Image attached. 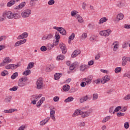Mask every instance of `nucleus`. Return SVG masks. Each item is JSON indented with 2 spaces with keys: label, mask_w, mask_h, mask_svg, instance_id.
I'll return each instance as SVG.
<instances>
[{
  "label": "nucleus",
  "mask_w": 130,
  "mask_h": 130,
  "mask_svg": "<svg viewBox=\"0 0 130 130\" xmlns=\"http://www.w3.org/2000/svg\"><path fill=\"white\" fill-rule=\"evenodd\" d=\"M28 79L27 77H23L19 79L18 82V85L19 87H24L27 85V81Z\"/></svg>",
  "instance_id": "f257e3e1"
},
{
  "label": "nucleus",
  "mask_w": 130,
  "mask_h": 130,
  "mask_svg": "<svg viewBox=\"0 0 130 130\" xmlns=\"http://www.w3.org/2000/svg\"><path fill=\"white\" fill-rule=\"evenodd\" d=\"M36 85V89H38V90L42 89V88H43V79H42V78L37 79Z\"/></svg>",
  "instance_id": "f03ea898"
},
{
  "label": "nucleus",
  "mask_w": 130,
  "mask_h": 130,
  "mask_svg": "<svg viewBox=\"0 0 130 130\" xmlns=\"http://www.w3.org/2000/svg\"><path fill=\"white\" fill-rule=\"evenodd\" d=\"M31 15V10L26 9L22 12L21 14V16L22 18H28Z\"/></svg>",
  "instance_id": "7ed1b4c3"
},
{
  "label": "nucleus",
  "mask_w": 130,
  "mask_h": 130,
  "mask_svg": "<svg viewBox=\"0 0 130 130\" xmlns=\"http://www.w3.org/2000/svg\"><path fill=\"white\" fill-rule=\"evenodd\" d=\"M2 16L6 18V17L8 19H13V13L11 11H6L3 13Z\"/></svg>",
  "instance_id": "20e7f679"
},
{
  "label": "nucleus",
  "mask_w": 130,
  "mask_h": 130,
  "mask_svg": "<svg viewBox=\"0 0 130 130\" xmlns=\"http://www.w3.org/2000/svg\"><path fill=\"white\" fill-rule=\"evenodd\" d=\"M110 33H111V30L110 29H108L105 30H102L100 32V34L101 36H105V37H107L110 35Z\"/></svg>",
  "instance_id": "39448f33"
},
{
  "label": "nucleus",
  "mask_w": 130,
  "mask_h": 130,
  "mask_svg": "<svg viewBox=\"0 0 130 130\" xmlns=\"http://www.w3.org/2000/svg\"><path fill=\"white\" fill-rule=\"evenodd\" d=\"M11 61H12V59H11L9 57H6L3 60V62L0 63V67H4L5 63L8 64V63H10Z\"/></svg>",
  "instance_id": "423d86ee"
},
{
  "label": "nucleus",
  "mask_w": 130,
  "mask_h": 130,
  "mask_svg": "<svg viewBox=\"0 0 130 130\" xmlns=\"http://www.w3.org/2000/svg\"><path fill=\"white\" fill-rule=\"evenodd\" d=\"M91 96L86 95L80 99L79 102L80 103H84V102H86V101H88V100H91Z\"/></svg>",
  "instance_id": "0eeeda50"
},
{
  "label": "nucleus",
  "mask_w": 130,
  "mask_h": 130,
  "mask_svg": "<svg viewBox=\"0 0 130 130\" xmlns=\"http://www.w3.org/2000/svg\"><path fill=\"white\" fill-rule=\"evenodd\" d=\"M59 47L61 50H62V53H63V54H66V53H67V47L66 46V45L61 43L59 44Z\"/></svg>",
  "instance_id": "6e6552de"
},
{
  "label": "nucleus",
  "mask_w": 130,
  "mask_h": 130,
  "mask_svg": "<svg viewBox=\"0 0 130 130\" xmlns=\"http://www.w3.org/2000/svg\"><path fill=\"white\" fill-rule=\"evenodd\" d=\"M92 112H93V109L90 108L89 110H88L87 111L84 112V114L82 115H81V116L83 118L88 117V116H89V115H90V114H91Z\"/></svg>",
  "instance_id": "1a4fd4ad"
},
{
  "label": "nucleus",
  "mask_w": 130,
  "mask_h": 130,
  "mask_svg": "<svg viewBox=\"0 0 130 130\" xmlns=\"http://www.w3.org/2000/svg\"><path fill=\"white\" fill-rule=\"evenodd\" d=\"M110 80V77L108 75H106L104 77L102 78L101 80L102 84H105V83H107Z\"/></svg>",
  "instance_id": "9d476101"
},
{
  "label": "nucleus",
  "mask_w": 130,
  "mask_h": 130,
  "mask_svg": "<svg viewBox=\"0 0 130 130\" xmlns=\"http://www.w3.org/2000/svg\"><path fill=\"white\" fill-rule=\"evenodd\" d=\"M80 114L83 115L84 114V112L80 110H76L72 115V116L73 117H76V116H78V115H80Z\"/></svg>",
  "instance_id": "9b49d317"
},
{
  "label": "nucleus",
  "mask_w": 130,
  "mask_h": 130,
  "mask_svg": "<svg viewBox=\"0 0 130 130\" xmlns=\"http://www.w3.org/2000/svg\"><path fill=\"white\" fill-rule=\"evenodd\" d=\"M44 101H45V98L44 97H42L39 101V102L37 103V106L38 108H39L40 107V106H41V105H42V104L43 103V102H44Z\"/></svg>",
  "instance_id": "f8f14e48"
},
{
  "label": "nucleus",
  "mask_w": 130,
  "mask_h": 130,
  "mask_svg": "<svg viewBox=\"0 0 130 130\" xmlns=\"http://www.w3.org/2000/svg\"><path fill=\"white\" fill-rule=\"evenodd\" d=\"M53 38V35L51 34H49L45 37H43L42 40H50V39H52Z\"/></svg>",
  "instance_id": "ddd939ff"
},
{
  "label": "nucleus",
  "mask_w": 130,
  "mask_h": 130,
  "mask_svg": "<svg viewBox=\"0 0 130 130\" xmlns=\"http://www.w3.org/2000/svg\"><path fill=\"white\" fill-rule=\"evenodd\" d=\"M49 119H50V117H47L45 119L40 121V125H45V124H46V123H47V122H48V121L49 120Z\"/></svg>",
  "instance_id": "4468645a"
},
{
  "label": "nucleus",
  "mask_w": 130,
  "mask_h": 130,
  "mask_svg": "<svg viewBox=\"0 0 130 130\" xmlns=\"http://www.w3.org/2000/svg\"><path fill=\"white\" fill-rule=\"evenodd\" d=\"M54 114H55V111H54V110L51 109L50 116L54 121H55V116H54Z\"/></svg>",
  "instance_id": "2eb2a0df"
},
{
  "label": "nucleus",
  "mask_w": 130,
  "mask_h": 130,
  "mask_svg": "<svg viewBox=\"0 0 130 130\" xmlns=\"http://www.w3.org/2000/svg\"><path fill=\"white\" fill-rule=\"evenodd\" d=\"M26 6V2H22L19 5H18L16 7V10H20L21 9H23Z\"/></svg>",
  "instance_id": "dca6fc26"
},
{
  "label": "nucleus",
  "mask_w": 130,
  "mask_h": 130,
  "mask_svg": "<svg viewBox=\"0 0 130 130\" xmlns=\"http://www.w3.org/2000/svg\"><path fill=\"white\" fill-rule=\"evenodd\" d=\"M80 53H81L80 50H75L72 54V57L75 58L76 56H78V55L80 54Z\"/></svg>",
  "instance_id": "f3484780"
},
{
  "label": "nucleus",
  "mask_w": 130,
  "mask_h": 130,
  "mask_svg": "<svg viewBox=\"0 0 130 130\" xmlns=\"http://www.w3.org/2000/svg\"><path fill=\"white\" fill-rule=\"evenodd\" d=\"M87 69H89V65L82 64L80 67V71L81 72H84Z\"/></svg>",
  "instance_id": "a211bd4d"
},
{
  "label": "nucleus",
  "mask_w": 130,
  "mask_h": 130,
  "mask_svg": "<svg viewBox=\"0 0 130 130\" xmlns=\"http://www.w3.org/2000/svg\"><path fill=\"white\" fill-rule=\"evenodd\" d=\"M53 69H54V65H53V64H51L46 68V72L49 73V72H51Z\"/></svg>",
  "instance_id": "6ab92c4d"
},
{
  "label": "nucleus",
  "mask_w": 130,
  "mask_h": 130,
  "mask_svg": "<svg viewBox=\"0 0 130 130\" xmlns=\"http://www.w3.org/2000/svg\"><path fill=\"white\" fill-rule=\"evenodd\" d=\"M108 21V19L105 17H102L100 19V21L99 24L101 25V24H103V23H105V22H107Z\"/></svg>",
  "instance_id": "aec40b11"
},
{
  "label": "nucleus",
  "mask_w": 130,
  "mask_h": 130,
  "mask_svg": "<svg viewBox=\"0 0 130 130\" xmlns=\"http://www.w3.org/2000/svg\"><path fill=\"white\" fill-rule=\"evenodd\" d=\"M13 97L11 95H8L6 96L5 98L4 101L6 102V103H10L11 102V101L12 100Z\"/></svg>",
  "instance_id": "412c9836"
},
{
  "label": "nucleus",
  "mask_w": 130,
  "mask_h": 130,
  "mask_svg": "<svg viewBox=\"0 0 130 130\" xmlns=\"http://www.w3.org/2000/svg\"><path fill=\"white\" fill-rule=\"evenodd\" d=\"M21 18V15L19 13H12V19H20Z\"/></svg>",
  "instance_id": "4be33fe9"
},
{
  "label": "nucleus",
  "mask_w": 130,
  "mask_h": 130,
  "mask_svg": "<svg viewBox=\"0 0 130 130\" xmlns=\"http://www.w3.org/2000/svg\"><path fill=\"white\" fill-rule=\"evenodd\" d=\"M113 45H114V48H113V50L114 51H116L118 49V41H115L113 43Z\"/></svg>",
  "instance_id": "5701e85b"
},
{
  "label": "nucleus",
  "mask_w": 130,
  "mask_h": 130,
  "mask_svg": "<svg viewBox=\"0 0 130 130\" xmlns=\"http://www.w3.org/2000/svg\"><path fill=\"white\" fill-rule=\"evenodd\" d=\"M75 18H76L77 20H78V22H79V23H83V22H84L83 18L79 14L76 15Z\"/></svg>",
  "instance_id": "b1692460"
},
{
  "label": "nucleus",
  "mask_w": 130,
  "mask_h": 130,
  "mask_svg": "<svg viewBox=\"0 0 130 130\" xmlns=\"http://www.w3.org/2000/svg\"><path fill=\"white\" fill-rule=\"evenodd\" d=\"M70 88H71V87L70 86V85L69 84H66L63 86L62 89L65 92H68V91H69V90H70Z\"/></svg>",
  "instance_id": "393cba45"
},
{
  "label": "nucleus",
  "mask_w": 130,
  "mask_h": 130,
  "mask_svg": "<svg viewBox=\"0 0 130 130\" xmlns=\"http://www.w3.org/2000/svg\"><path fill=\"white\" fill-rule=\"evenodd\" d=\"M122 66H125V64H126V62H127V61H128V60H127V57H123L122 58Z\"/></svg>",
  "instance_id": "a878e982"
},
{
  "label": "nucleus",
  "mask_w": 130,
  "mask_h": 130,
  "mask_svg": "<svg viewBox=\"0 0 130 130\" xmlns=\"http://www.w3.org/2000/svg\"><path fill=\"white\" fill-rule=\"evenodd\" d=\"M73 101H74V98L73 96H69L64 101V102L68 103V102H73Z\"/></svg>",
  "instance_id": "bb28decb"
},
{
  "label": "nucleus",
  "mask_w": 130,
  "mask_h": 130,
  "mask_svg": "<svg viewBox=\"0 0 130 130\" xmlns=\"http://www.w3.org/2000/svg\"><path fill=\"white\" fill-rule=\"evenodd\" d=\"M16 110H17L16 109H10L9 110H5L4 112H5V113H12V112H15Z\"/></svg>",
  "instance_id": "cd10ccee"
},
{
  "label": "nucleus",
  "mask_w": 130,
  "mask_h": 130,
  "mask_svg": "<svg viewBox=\"0 0 130 130\" xmlns=\"http://www.w3.org/2000/svg\"><path fill=\"white\" fill-rule=\"evenodd\" d=\"M59 33L62 35H67V31L63 27H61L60 28V30L59 31Z\"/></svg>",
  "instance_id": "c85d7f7f"
},
{
  "label": "nucleus",
  "mask_w": 130,
  "mask_h": 130,
  "mask_svg": "<svg viewBox=\"0 0 130 130\" xmlns=\"http://www.w3.org/2000/svg\"><path fill=\"white\" fill-rule=\"evenodd\" d=\"M123 15L122 13H120L117 16V21H120V20H122V19H123Z\"/></svg>",
  "instance_id": "c756f323"
},
{
  "label": "nucleus",
  "mask_w": 130,
  "mask_h": 130,
  "mask_svg": "<svg viewBox=\"0 0 130 130\" xmlns=\"http://www.w3.org/2000/svg\"><path fill=\"white\" fill-rule=\"evenodd\" d=\"M16 3L15 1H10L9 2L7 3V7H12L13 5H15Z\"/></svg>",
  "instance_id": "7c9ffc66"
},
{
  "label": "nucleus",
  "mask_w": 130,
  "mask_h": 130,
  "mask_svg": "<svg viewBox=\"0 0 130 130\" xmlns=\"http://www.w3.org/2000/svg\"><path fill=\"white\" fill-rule=\"evenodd\" d=\"M60 75H61V73H56L54 75L55 80H58L59 79H60V77H61V76H60Z\"/></svg>",
  "instance_id": "2f4dec72"
},
{
  "label": "nucleus",
  "mask_w": 130,
  "mask_h": 130,
  "mask_svg": "<svg viewBox=\"0 0 130 130\" xmlns=\"http://www.w3.org/2000/svg\"><path fill=\"white\" fill-rule=\"evenodd\" d=\"M31 74V71L30 70H26L23 72V75L25 76H29Z\"/></svg>",
  "instance_id": "473e14b6"
},
{
  "label": "nucleus",
  "mask_w": 130,
  "mask_h": 130,
  "mask_svg": "<svg viewBox=\"0 0 130 130\" xmlns=\"http://www.w3.org/2000/svg\"><path fill=\"white\" fill-rule=\"evenodd\" d=\"M56 58L57 60H62L64 59V56L63 55H59Z\"/></svg>",
  "instance_id": "72a5a7b5"
},
{
  "label": "nucleus",
  "mask_w": 130,
  "mask_h": 130,
  "mask_svg": "<svg viewBox=\"0 0 130 130\" xmlns=\"http://www.w3.org/2000/svg\"><path fill=\"white\" fill-rule=\"evenodd\" d=\"M34 67V62H30L28 63L27 66V70H29V69H32Z\"/></svg>",
  "instance_id": "f704fd0d"
},
{
  "label": "nucleus",
  "mask_w": 130,
  "mask_h": 130,
  "mask_svg": "<svg viewBox=\"0 0 130 130\" xmlns=\"http://www.w3.org/2000/svg\"><path fill=\"white\" fill-rule=\"evenodd\" d=\"M18 77V72L14 73L11 77L12 80H15V78Z\"/></svg>",
  "instance_id": "c9c22d12"
},
{
  "label": "nucleus",
  "mask_w": 130,
  "mask_h": 130,
  "mask_svg": "<svg viewBox=\"0 0 130 130\" xmlns=\"http://www.w3.org/2000/svg\"><path fill=\"white\" fill-rule=\"evenodd\" d=\"M121 72V67H117L115 69V73L116 74H118V73H120Z\"/></svg>",
  "instance_id": "e433bc0d"
},
{
  "label": "nucleus",
  "mask_w": 130,
  "mask_h": 130,
  "mask_svg": "<svg viewBox=\"0 0 130 130\" xmlns=\"http://www.w3.org/2000/svg\"><path fill=\"white\" fill-rule=\"evenodd\" d=\"M120 109H121V106L117 107L113 112V114H114V113H115L116 112H117V111H119Z\"/></svg>",
  "instance_id": "4c0bfd02"
},
{
  "label": "nucleus",
  "mask_w": 130,
  "mask_h": 130,
  "mask_svg": "<svg viewBox=\"0 0 130 130\" xmlns=\"http://www.w3.org/2000/svg\"><path fill=\"white\" fill-rule=\"evenodd\" d=\"M93 100H97L98 99V94L97 93H93L92 95Z\"/></svg>",
  "instance_id": "58836bf2"
},
{
  "label": "nucleus",
  "mask_w": 130,
  "mask_h": 130,
  "mask_svg": "<svg viewBox=\"0 0 130 130\" xmlns=\"http://www.w3.org/2000/svg\"><path fill=\"white\" fill-rule=\"evenodd\" d=\"M110 119V116H108L106 117L102 121V122L104 123V122H106V121H108Z\"/></svg>",
  "instance_id": "ea45409f"
},
{
  "label": "nucleus",
  "mask_w": 130,
  "mask_h": 130,
  "mask_svg": "<svg viewBox=\"0 0 130 130\" xmlns=\"http://www.w3.org/2000/svg\"><path fill=\"white\" fill-rule=\"evenodd\" d=\"M55 4V1L54 0H50L48 2V5L49 6H52V5H54Z\"/></svg>",
  "instance_id": "a19ab883"
},
{
  "label": "nucleus",
  "mask_w": 130,
  "mask_h": 130,
  "mask_svg": "<svg viewBox=\"0 0 130 130\" xmlns=\"http://www.w3.org/2000/svg\"><path fill=\"white\" fill-rule=\"evenodd\" d=\"M8 74H9V72H8L7 71L5 70L3 72H1V76H2L3 77H5V76L6 75H8Z\"/></svg>",
  "instance_id": "79ce46f5"
},
{
  "label": "nucleus",
  "mask_w": 130,
  "mask_h": 130,
  "mask_svg": "<svg viewBox=\"0 0 130 130\" xmlns=\"http://www.w3.org/2000/svg\"><path fill=\"white\" fill-rule=\"evenodd\" d=\"M87 37H88V35L87 34V33H83L81 36V39H86V38H87Z\"/></svg>",
  "instance_id": "37998d69"
},
{
  "label": "nucleus",
  "mask_w": 130,
  "mask_h": 130,
  "mask_svg": "<svg viewBox=\"0 0 130 130\" xmlns=\"http://www.w3.org/2000/svg\"><path fill=\"white\" fill-rule=\"evenodd\" d=\"M75 39V33L73 32L71 35L69 37V39L70 40H74Z\"/></svg>",
  "instance_id": "c03bdc74"
},
{
  "label": "nucleus",
  "mask_w": 130,
  "mask_h": 130,
  "mask_svg": "<svg viewBox=\"0 0 130 130\" xmlns=\"http://www.w3.org/2000/svg\"><path fill=\"white\" fill-rule=\"evenodd\" d=\"M128 46V43L127 42H125L122 44V48H126L127 46Z\"/></svg>",
  "instance_id": "a18cd8bd"
},
{
  "label": "nucleus",
  "mask_w": 130,
  "mask_h": 130,
  "mask_svg": "<svg viewBox=\"0 0 130 130\" xmlns=\"http://www.w3.org/2000/svg\"><path fill=\"white\" fill-rule=\"evenodd\" d=\"M41 51L44 52V51H46V50H47V48L46 47H45V46H43L41 47L40 48Z\"/></svg>",
  "instance_id": "49530a36"
},
{
  "label": "nucleus",
  "mask_w": 130,
  "mask_h": 130,
  "mask_svg": "<svg viewBox=\"0 0 130 130\" xmlns=\"http://www.w3.org/2000/svg\"><path fill=\"white\" fill-rule=\"evenodd\" d=\"M90 41H96V37L94 35L91 36L90 38Z\"/></svg>",
  "instance_id": "de8ad7c7"
},
{
  "label": "nucleus",
  "mask_w": 130,
  "mask_h": 130,
  "mask_svg": "<svg viewBox=\"0 0 130 130\" xmlns=\"http://www.w3.org/2000/svg\"><path fill=\"white\" fill-rule=\"evenodd\" d=\"M77 14H78V11H72L71 12V16H72V17L76 16Z\"/></svg>",
  "instance_id": "09e8293b"
},
{
  "label": "nucleus",
  "mask_w": 130,
  "mask_h": 130,
  "mask_svg": "<svg viewBox=\"0 0 130 130\" xmlns=\"http://www.w3.org/2000/svg\"><path fill=\"white\" fill-rule=\"evenodd\" d=\"M59 43V40H56L55 42H53V46H56L58 45V43Z\"/></svg>",
  "instance_id": "8fccbe9b"
},
{
  "label": "nucleus",
  "mask_w": 130,
  "mask_h": 130,
  "mask_svg": "<svg viewBox=\"0 0 130 130\" xmlns=\"http://www.w3.org/2000/svg\"><path fill=\"white\" fill-rule=\"evenodd\" d=\"M41 97H42V94H40L39 95H36V96H35V98L37 100H39V99H40Z\"/></svg>",
  "instance_id": "3c124183"
},
{
  "label": "nucleus",
  "mask_w": 130,
  "mask_h": 130,
  "mask_svg": "<svg viewBox=\"0 0 130 130\" xmlns=\"http://www.w3.org/2000/svg\"><path fill=\"white\" fill-rule=\"evenodd\" d=\"M55 37L56 40H57V41L60 38V36L57 32H56Z\"/></svg>",
  "instance_id": "603ef678"
},
{
  "label": "nucleus",
  "mask_w": 130,
  "mask_h": 130,
  "mask_svg": "<svg viewBox=\"0 0 130 130\" xmlns=\"http://www.w3.org/2000/svg\"><path fill=\"white\" fill-rule=\"evenodd\" d=\"M124 126L125 128L127 129V128H128L129 127V124L127 122H125V123L124 124Z\"/></svg>",
  "instance_id": "864d4df0"
},
{
  "label": "nucleus",
  "mask_w": 130,
  "mask_h": 130,
  "mask_svg": "<svg viewBox=\"0 0 130 130\" xmlns=\"http://www.w3.org/2000/svg\"><path fill=\"white\" fill-rule=\"evenodd\" d=\"M117 116H118V117H120L121 116H124V113H117Z\"/></svg>",
  "instance_id": "5fc2aeb1"
},
{
  "label": "nucleus",
  "mask_w": 130,
  "mask_h": 130,
  "mask_svg": "<svg viewBox=\"0 0 130 130\" xmlns=\"http://www.w3.org/2000/svg\"><path fill=\"white\" fill-rule=\"evenodd\" d=\"M72 65H73L74 68L76 69V68H78V67H79V62H75L72 64Z\"/></svg>",
  "instance_id": "6e6d98bb"
},
{
  "label": "nucleus",
  "mask_w": 130,
  "mask_h": 130,
  "mask_svg": "<svg viewBox=\"0 0 130 130\" xmlns=\"http://www.w3.org/2000/svg\"><path fill=\"white\" fill-rule=\"evenodd\" d=\"M17 90L18 87H17L16 86H14L13 87L9 89L10 91H17Z\"/></svg>",
  "instance_id": "4d7b16f0"
},
{
  "label": "nucleus",
  "mask_w": 130,
  "mask_h": 130,
  "mask_svg": "<svg viewBox=\"0 0 130 130\" xmlns=\"http://www.w3.org/2000/svg\"><path fill=\"white\" fill-rule=\"evenodd\" d=\"M58 100H59V97L55 96V97L53 98V101L54 102H57V101H58Z\"/></svg>",
  "instance_id": "13d9d810"
},
{
  "label": "nucleus",
  "mask_w": 130,
  "mask_h": 130,
  "mask_svg": "<svg viewBox=\"0 0 130 130\" xmlns=\"http://www.w3.org/2000/svg\"><path fill=\"white\" fill-rule=\"evenodd\" d=\"M22 36L23 37V38H27L28 37V32H23L22 34Z\"/></svg>",
  "instance_id": "bf43d9fd"
},
{
  "label": "nucleus",
  "mask_w": 130,
  "mask_h": 130,
  "mask_svg": "<svg viewBox=\"0 0 130 130\" xmlns=\"http://www.w3.org/2000/svg\"><path fill=\"white\" fill-rule=\"evenodd\" d=\"M78 125L79 126H85V125H86V123L84 122H81L79 123Z\"/></svg>",
  "instance_id": "052dcab7"
},
{
  "label": "nucleus",
  "mask_w": 130,
  "mask_h": 130,
  "mask_svg": "<svg viewBox=\"0 0 130 130\" xmlns=\"http://www.w3.org/2000/svg\"><path fill=\"white\" fill-rule=\"evenodd\" d=\"M26 41H27L26 39H23L19 41L20 44H24V43H26Z\"/></svg>",
  "instance_id": "680f3d73"
},
{
  "label": "nucleus",
  "mask_w": 130,
  "mask_h": 130,
  "mask_svg": "<svg viewBox=\"0 0 130 130\" xmlns=\"http://www.w3.org/2000/svg\"><path fill=\"white\" fill-rule=\"evenodd\" d=\"M0 39H1V41H3V40H6V39H7V36H2L0 37Z\"/></svg>",
  "instance_id": "e2e57ef3"
},
{
  "label": "nucleus",
  "mask_w": 130,
  "mask_h": 130,
  "mask_svg": "<svg viewBox=\"0 0 130 130\" xmlns=\"http://www.w3.org/2000/svg\"><path fill=\"white\" fill-rule=\"evenodd\" d=\"M94 82L95 83V84H100V83L101 82V80L100 79H96L94 81Z\"/></svg>",
  "instance_id": "0e129e2a"
},
{
  "label": "nucleus",
  "mask_w": 130,
  "mask_h": 130,
  "mask_svg": "<svg viewBox=\"0 0 130 130\" xmlns=\"http://www.w3.org/2000/svg\"><path fill=\"white\" fill-rule=\"evenodd\" d=\"M130 99V94L127 95L124 98V100H129Z\"/></svg>",
  "instance_id": "69168bd1"
},
{
  "label": "nucleus",
  "mask_w": 130,
  "mask_h": 130,
  "mask_svg": "<svg viewBox=\"0 0 130 130\" xmlns=\"http://www.w3.org/2000/svg\"><path fill=\"white\" fill-rule=\"evenodd\" d=\"M26 126L25 125H22L21 126L19 127L18 130H24L25 129Z\"/></svg>",
  "instance_id": "338daca9"
},
{
  "label": "nucleus",
  "mask_w": 130,
  "mask_h": 130,
  "mask_svg": "<svg viewBox=\"0 0 130 130\" xmlns=\"http://www.w3.org/2000/svg\"><path fill=\"white\" fill-rule=\"evenodd\" d=\"M124 28H125V29H130V24H124Z\"/></svg>",
  "instance_id": "774afa93"
}]
</instances>
